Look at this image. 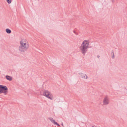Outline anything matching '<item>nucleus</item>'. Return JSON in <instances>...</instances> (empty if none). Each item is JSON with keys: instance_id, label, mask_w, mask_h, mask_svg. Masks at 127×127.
<instances>
[{"instance_id": "obj_2", "label": "nucleus", "mask_w": 127, "mask_h": 127, "mask_svg": "<svg viewBox=\"0 0 127 127\" xmlns=\"http://www.w3.org/2000/svg\"><path fill=\"white\" fill-rule=\"evenodd\" d=\"M89 43V42L88 40H85L82 42L80 46L81 52L84 55H85L86 53L88 51Z\"/></svg>"}, {"instance_id": "obj_17", "label": "nucleus", "mask_w": 127, "mask_h": 127, "mask_svg": "<svg viewBox=\"0 0 127 127\" xmlns=\"http://www.w3.org/2000/svg\"><path fill=\"white\" fill-rule=\"evenodd\" d=\"M112 2H113V0H112Z\"/></svg>"}, {"instance_id": "obj_13", "label": "nucleus", "mask_w": 127, "mask_h": 127, "mask_svg": "<svg viewBox=\"0 0 127 127\" xmlns=\"http://www.w3.org/2000/svg\"><path fill=\"white\" fill-rule=\"evenodd\" d=\"M73 32H74V33L76 34V35H77V33H76V32L75 31H73Z\"/></svg>"}, {"instance_id": "obj_18", "label": "nucleus", "mask_w": 127, "mask_h": 127, "mask_svg": "<svg viewBox=\"0 0 127 127\" xmlns=\"http://www.w3.org/2000/svg\"><path fill=\"white\" fill-rule=\"evenodd\" d=\"M28 95H29V93H28Z\"/></svg>"}, {"instance_id": "obj_14", "label": "nucleus", "mask_w": 127, "mask_h": 127, "mask_svg": "<svg viewBox=\"0 0 127 127\" xmlns=\"http://www.w3.org/2000/svg\"><path fill=\"white\" fill-rule=\"evenodd\" d=\"M61 125H62V126H64V124H63V123H62V124H61Z\"/></svg>"}, {"instance_id": "obj_9", "label": "nucleus", "mask_w": 127, "mask_h": 127, "mask_svg": "<svg viewBox=\"0 0 127 127\" xmlns=\"http://www.w3.org/2000/svg\"><path fill=\"white\" fill-rule=\"evenodd\" d=\"M6 32L8 34H10L11 32V31L8 28H7L6 29Z\"/></svg>"}, {"instance_id": "obj_10", "label": "nucleus", "mask_w": 127, "mask_h": 127, "mask_svg": "<svg viewBox=\"0 0 127 127\" xmlns=\"http://www.w3.org/2000/svg\"><path fill=\"white\" fill-rule=\"evenodd\" d=\"M111 55L112 56V59H114L115 58V56H114V53L113 51V50H112V51Z\"/></svg>"}, {"instance_id": "obj_11", "label": "nucleus", "mask_w": 127, "mask_h": 127, "mask_svg": "<svg viewBox=\"0 0 127 127\" xmlns=\"http://www.w3.org/2000/svg\"><path fill=\"white\" fill-rule=\"evenodd\" d=\"M11 0H6V1L8 4H10L12 2Z\"/></svg>"}, {"instance_id": "obj_5", "label": "nucleus", "mask_w": 127, "mask_h": 127, "mask_svg": "<svg viewBox=\"0 0 127 127\" xmlns=\"http://www.w3.org/2000/svg\"><path fill=\"white\" fill-rule=\"evenodd\" d=\"M109 103V99L107 96H106L104 98L103 101V105H108Z\"/></svg>"}, {"instance_id": "obj_16", "label": "nucleus", "mask_w": 127, "mask_h": 127, "mask_svg": "<svg viewBox=\"0 0 127 127\" xmlns=\"http://www.w3.org/2000/svg\"><path fill=\"white\" fill-rule=\"evenodd\" d=\"M92 127H94V126H92Z\"/></svg>"}, {"instance_id": "obj_4", "label": "nucleus", "mask_w": 127, "mask_h": 127, "mask_svg": "<svg viewBox=\"0 0 127 127\" xmlns=\"http://www.w3.org/2000/svg\"><path fill=\"white\" fill-rule=\"evenodd\" d=\"M8 89L6 86L0 85V94L3 93L5 95H6L8 92Z\"/></svg>"}, {"instance_id": "obj_7", "label": "nucleus", "mask_w": 127, "mask_h": 127, "mask_svg": "<svg viewBox=\"0 0 127 127\" xmlns=\"http://www.w3.org/2000/svg\"><path fill=\"white\" fill-rule=\"evenodd\" d=\"M6 78L8 80L11 81L12 80V78L8 75H6Z\"/></svg>"}, {"instance_id": "obj_12", "label": "nucleus", "mask_w": 127, "mask_h": 127, "mask_svg": "<svg viewBox=\"0 0 127 127\" xmlns=\"http://www.w3.org/2000/svg\"><path fill=\"white\" fill-rule=\"evenodd\" d=\"M54 124L55 125H57L58 126H60L59 124L57 123V122H56L55 123H54Z\"/></svg>"}, {"instance_id": "obj_8", "label": "nucleus", "mask_w": 127, "mask_h": 127, "mask_svg": "<svg viewBox=\"0 0 127 127\" xmlns=\"http://www.w3.org/2000/svg\"><path fill=\"white\" fill-rule=\"evenodd\" d=\"M48 119L51 121V122L54 124V123L55 122V120L53 119V118L50 117H49Z\"/></svg>"}, {"instance_id": "obj_3", "label": "nucleus", "mask_w": 127, "mask_h": 127, "mask_svg": "<svg viewBox=\"0 0 127 127\" xmlns=\"http://www.w3.org/2000/svg\"><path fill=\"white\" fill-rule=\"evenodd\" d=\"M43 95L51 100L53 99V96L51 93L47 90H45L43 92Z\"/></svg>"}, {"instance_id": "obj_15", "label": "nucleus", "mask_w": 127, "mask_h": 127, "mask_svg": "<svg viewBox=\"0 0 127 127\" xmlns=\"http://www.w3.org/2000/svg\"><path fill=\"white\" fill-rule=\"evenodd\" d=\"M97 57H98V58H99L100 57L99 56V55H97Z\"/></svg>"}, {"instance_id": "obj_1", "label": "nucleus", "mask_w": 127, "mask_h": 127, "mask_svg": "<svg viewBox=\"0 0 127 127\" xmlns=\"http://www.w3.org/2000/svg\"><path fill=\"white\" fill-rule=\"evenodd\" d=\"M29 47V44L26 40L23 39L20 41V45L19 48V51L22 52L26 51Z\"/></svg>"}, {"instance_id": "obj_6", "label": "nucleus", "mask_w": 127, "mask_h": 127, "mask_svg": "<svg viewBox=\"0 0 127 127\" xmlns=\"http://www.w3.org/2000/svg\"><path fill=\"white\" fill-rule=\"evenodd\" d=\"M79 75L82 78L85 79H87L88 78V76L86 74L80 73H79Z\"/></svg>"}]
</instances>
